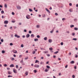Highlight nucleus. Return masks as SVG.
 <instances>
[{"label": "nucleus", "instance_id": "nucleus-1", "mask_svg": "<svg viewBox=\"0 0 78 78\" xmlns=\"http://www.w3.org/2000/svg\"><path fill=\"white\" fill-rule=\"evenodd\" d=\"M13 70L14 73H17V70L16 69H13Z\"/></svg>", "mask_w": 78, "mask_h": 78}, {"label": "nucleus", "instance_id": "nucleus-2", "mask_svg": "<svg viewBox=\"0 0 78 78\" xmlns=\"http://www.w3.org/2000/svg\"><path fill=\"white\" fill-rule=\"evenodd\" d=\"M34 67H35L36 68H39V65L37 64H35L34 65Z\"/></svg>", "mask_w": 78, "mask_h": 78}, {"label": "nucleus", "instance_id": "nucleus-3", "mask_svg": "<svg viewBox=\"0 0 78 78\" xmlns=\"http://www.w3.org/2000/svg\"><path fill=\"white\" fill-rule=\"evenodd\" d=\"M17 9L20 10L21 9V7L20 5H18L17 7Z\"/></svg>", "mask_w": 78, "mask_h": 78}, {"label": "nucleus", "instance_id": "nucleus-4", "mask_svg": "<svg viewBox=\"0 0 78 78\" xmlns=\"http://www.w3.org/2000/svg\"><path fill=\"white\" fill-rule=\"evenodd\" d=\"M15 37H17V38H19L20 37V36L19 35H17V34H16L15 35Z\"/></svg>", "mask_w": 78, "mask_h": 78}, {"label": "nucleus", "instance_id": "nucleus-5", "mask_svg": "<svg viewBox=\"0 0 78 78\" xmlns=\"http://www.w3.org/2000/svg\"><path fill=\"white\" fill-rule=\"evenodd\" d=\"M12 51L13 53H17V51L14 49Z\"/></svg>", "mask_w": 78, "mask_h": 78}, {"label": "nucleus", "instance_id": "nucleus-6", "mask_svg": "<svg viewBox=\"0 0 78 78\" xmlns=\"http://www.w3.org/2000/svg\"><path fill=\"white\" fill-rule=\"evenodd\" d=\"M26 18L27 19H30V16L29 15H27L26 16Z\"/></svg>", "mask_w": 78, "mask_h": 78}, {"label": "nucleus", "instance_id": "nucleus-7", "mask_svg": "<svg viewBox=\"0 0 78 78\" xmlns=\"http://www.w3.org/2000/svg\"><path fill=\"white\" fill-rule=\"evenodd\" d=\"M5 24H8V21L5 20L4 22Z\"/></svg>", "mask_w": 78, "mask_h": 78}, {"label": "nucleus", "instance_id": "nucleus-8", "mask_svg": "<svg viewBox=\"0 0 78 78\" xmlns=\"http://www.w3.org/2000/svg\"><path fill=\"white\" fill-rule=\"evenodd\" d=\"M30 37V34H27L26 35V37L27 38H28V37Z\"/></svg>", "mask_w": 78, "mask_h": 78}, {"label": "nucleus", "instance_id": "nucleus-9", "mask_svg": "<svg viewBox=\"0 0 78 78\" xmlns=\"http://www.w3.org/2000/svg\"><path fill=\"white\" fill-rule=\"evenodd\" d=\"M8 73L9 75H11V74H12V73L10 71H8Z\"/></svg>", "mask_w": 78, "mask_h": 78}, {"label": "nucleus", "instance_id": "nucleus-10", "mask_svg": "<svg viewBox=\"0 0 78 78\" xmlns=\"http://www.w3.org/2000/svg\"><path fill=\"white\" fill-rule=\"evenodd\" d=\"M45 9L46 11H47L48 12L49 14H50V11H49V10H48V9L47 8H46Z\"/></svg>", "mask_w": 78, "mask_h": 78}, {"label": "nucleus", "instance_id": "nucleus-11", "mask_svg": "<svg viewBox=\"0 0 78 78\" xmlns=\"http://www.w3.org/2000/svg\"><path fill=\"white\" fill-rule=\"evenodd\" d=\"M48 42H49V43H51L52 42V40L49 39L48 40Z\"/></svg>", "mask_w": 78, "mask_h": 78}, {"label": "nucleus", "instance_id": "nucleus-12", "mask_svg": "<svg viewBox=\"0 0 78 78\" xmlns=\"http://www.w3.org/2000/svg\"><path fill=\"white\" fill-rule=\"evenodd\" d=\"M14 67V64H12L10 66V67Z\"/></svg>", "mask_w": 78, "mask_h": 78}, {"label": "nucleus", "instance_id": "nucleus-13", "mask_svg": "<svg viewBox=\"0 0 78 78\" xmlns=\"http://www.w3.org/2000/svg\"><path fill=\"white\" fill-rule=\"evenodd\" d=\"M70 64H74L75 63V62L73 61H72L70 62Z\"/></svg>", "mask_w": 78, "mask_h": 78}, {"label": "nucleus", "instance_id": "nucleus-14", "mask_svg": "<svg viewBox=\"0 0 78 78\" xmlns=\"http://www.w3.org/2000/svg\"><path fill=\"white\" fill-rule=\"evenodd\" d=\"M44 41H47V37H44Z\"/></svg>", "mask_w": 78, "mask_h": 78}, {"label": "nucleus", "instance_id": "nucleus-15", "mask_svg": "<svg viewBox=\"0 0 78 78\" xmlns=\"http://www.w3.org/2000/svg\"><path fill=\"white\" fill-rule=\"evenodd\" d=\"M39 62V61L37 60H36V61L35 62V63H37Z\"/></svg>", "mask_w": 78, "mask_h": 78}, {"label": "nucleus", "instance_id": "nucleus-16", "mask_svg": "<svg viewBox=\"0 0 78 78\" xmlns=\"http://www.w3.org/2000/svg\"><path fill=\"white\" fill-rule=\"evenodd\" d=\"M69 11L70 12H73V9H70L69 10Z\"/></svg>", "mask_w": 78, "mask_h": 78}, {"label": "nucleus", "instance_id": "nucleus-17", "mask_svg": "<svg viewBox=\"0 0 78 78\" xmlns=\"http://www.w3.org/2000/svg\"><path fill=\"white\" fill-rule=\"evenodd\" d=\"M31 37H34V34H31Z\"/></svg>", "mask_w": 78, "mask_h": 78}, {"label": "nucleus", "instance_id": "nucleus-18", "mask_svg": "<svg viewBox=\"0 0 78 78\" xmlns=\"http://www.w3.org/2000/svg\"><path fill=\"white\" fill-rule=\"evenodd\" d=\"M70 28H72V27H74V25H71L70 26Z\"/></svg>", "mask_w": 78, "mask_h": 78}, {"label": "nucleus", "instance_id": "nucleus-19", "mask_svg": "<svg viewBox=\"0 0 78 78\" xmlns=\"http://www.w3.org/2000/svg\"><path fill=\"white\" fill-rule=\"evenodd\" d=\"M34 41H35V42H36V41H38V39L37 38H36L34 39Z\"/></svg>", "mask_w": 78, "mask_h": 78}, {"label": "nucleus", "instance_id": "nucleus-20", "mask_svg": "<svg viewBox=\"0 0 78 78\" xmlns=\"http://www.w3.org/2000/svg\"><path fill=\"white\" fill-rule=\"evenodd\" d=\"M44 53H48V51H43Z\"/></svg>", "mask_w": 78, "mask_h": 78}, {"label": "nucleus", "instance_id": "nucleus-21", "mask_svg": "<svg viewBox=\"0 0 78 78\" xmlns=\"http://www.w3.org/2000/svg\"><path fill=\"white\" fill-rule=\"evenodd\" d=\"M25 75H26V76H27V75H28V72H26L25 73Z\"/></svg>", "mask_w": 78, "mask_h": 78}, {"label": "nucleus", "instance_id": "nucleus-22", "mask_svg": "<svg viewBox=\"0 0 78 78\" xmlns=\"http://www.w3.org/2000/svg\"><path fill=\"white\" fill-rule=\"evenodd\" d=\"M42 17H45V14H44L42 15Z\"/></svg>", "mask_w": 78, "mask_h": 78}, {"label": "nucleus", "instance_id": "nucleus-23", "mask_svg": "<svg viewBox=\"0 0 78 78\" xmlns=\"http://www.w3.org/2000/svg\"><path fill=\"white\" fill-rule=\"evenodd\" d=\"M5 53V51L4 50H3L2 51V53H3V54H4Z\"/></svg>", "mask_w": 78, "mask_h": 78}, {"label": "nucleus", "instance_id": "nucleus-24", "mask_svg": "<svg viewBox=\"0 0 78 78\" xmlns=\"http://www.w3.org/2000/svg\"><path fill=\"white\" fill-rule=\"evenodd\" d=\"M46 67L47 69H50V67L48 66H47Z\"/></svg>", "mask_w": 78, "mask_h": 78}, {"label": "nucleus", "instance_id": "nucleus-25", "mask_svg": "<svg viewBox=\"0 0 78 78\" xmlns=\"http://www.w3.org/2000/svg\"><path fill=\"white\" fill-rule=\"evenodd\" d=\"M58 52H59V51H57L56 52H54V54H57V53H58Z\"/></svg>", "mask_w": 78, "mask_h": 78}, {"label": "nucleus", "instance_id": "nucleus-26", "mask_svg": "<svg viewBox=\"0 0 78 78\" xmlns=\"http://www.w3.org/2000/svg\"><path fill=\"white\" fill-rule=\"evenodd\" d=\"M8 78H9V77H12V76H10V75H9V76H8Z\"/></svg>", "mask_w": 78, "mask_h": 78}, {"label": "nucleus", "instance_id": "nucleus-27", "mask_svg": "<svg viewBox=\"0 0 78 78\" xmlns=\"http://www.w3.org/2000/svg\"><path fill=\"white\" fill-rule=\"evenodd\" d=\"M53 31H54V30L52 29V30L50 32L51 33H52L53 32Z\"/></svg>", "mask_w": 78, "mask_h": 78}, {"label": "nucleus", "instance_id": "nucleus-28", "mask_svg": "<svg viewBox=\"0 0 78 78\" xmlns=\"http://www.w3.org/2000/svg\"><path fill=\"white\" fill-rule=\"evenodd\" d=\"M29 10L30 12H32V11H33V10L30 9H29Z\"/></svg>", "mask_w": 78, "mask_h": 78}, {"label": "nucleus", "instance_id": "nucleus-29", "mask_svg": "<svg viewBox=\"0 0 78 78\" xmlns=\"http://www.w3.org/2000/svg\"><path fill=\"white\" fill-rule=\"evenodd\" d=\"M20 62L22 64V63H23V60H22L20 61Z\"/></svg>", "mask_w": 78, "mask_h": 78}, {"label": "nucleus", "instance_id": "nucleus-30", "mask_svg": "<svg viewBox=\"0 0 78 78\" xmlns=\"http://www.w3.org/2000/svg\"><path fill=\"white\" fill-rule=\"evenodd\" d=\"M48 70L46 69L44 70V72H48Z\"/></svg>", "mask_w": 78, "mask_h": 78}, {"label": "nucleus", "instance_id": "nucleus-31", "mask_svg": "<svg viewBox=\"0 0 78 78\" xmlns=\"http://www.w3.org/2000/svg\"><path fill=\"white\" fill-rule=\"evenodd\" d=\"M1 14H4V11L3 10H2L1 11Z\"/></svg>", "mask_w": 78, "mask_h": 78}, {"label": "nucleus", "instance_id": "nucleus-32", "mask_svg": "<svg viewBox=\"0 0 78 78\" xmlns=\"http://www.w3.org/2000/svg\"><path fill=\"white\" fill-rule=\"evenodd\" d=\"M74 30H78V28H77L76 27L74 28Z\"/></svg>", "mask_w": 78, "mask_h": 78}, {"label": "nucleus", "instance_id": "nucleus-33", "mask_svg": "<svg viewBox=\"0 0 78 78\" xmlns=\"http://www.w3.org/2000/svg\"><path fill=\"white\" fill-rule=\"evenodd\" d=\"M4 7H5V8H7V5L6 4L5 5Z\"/></svg>", "mask_w": 78, "mask_h": 78}, {"label": "nucleus", "instance_id": "nucleus-34", "mask_svg": "<svg viewBox=\"0 0 78 78\" xmlns=\"http://www.w3.org/2000/svg\"><path fill=\"white\" fill-rule=\"evenodd\" d=\"M66 33H68V34H69V33H70V32L69 31H67Z\"/></svg>", "mask_w": 78, "mask_h": 78}, {"label": "nucleus", "instance_id": "nucleus-35", "mask_svg": "<svg viewBox=\"0 0 78 78\" xmlns=\"http://www.w3.org/2000/svg\"><path fill=\"white\" fill-rule=\"evenodd\" d=\"M49 50L51 51V50H53V48H49Z\"/></svg>", "mask_w": 78, "mask_h": 78}, {"label": "nucleus", "instance_id": "nucleus-36", "mask_svg": "<svg viewBox=\"0 0 78 78\" xmlns=\"http://www.w3.org/2000/svg\"><path fill=\"white\" fill-rule=\"evenodd\" d=\"M73 40L74 41H76L77 39H76V38H73Z\"/></svg>", "mask_w": 78, "mask_h": 78}, {"label": "nucleus", "instance_id": "nucleus-37", "mask_svg": "<svg viewBox=\"0 0 78 78\" xmlns=\"http://www.w3.org/2000/svg\"><path fill=\"white\" fill-rule=\"evenodd\" d=\"M72 36H75V33H72Z\"/></svg>", "mask_w": 78, "mask_h": 78}, {"label": "nucleus", "instance_id": "nucleus-38", "mask_svg": "<svg viewBox=\"0 0 78 78\" xmlns=\"http://www.w3.org/2000/svg\"><path fill=\"white\" fill-rule=\"evenodd\" d=\"M36 53V52L35 51H33V52L32 53L33 54H34Z\"/></svg>", "mask_w": 78, "mask_h": 78}, {"label": "nucleus", "instance_id": "nucleus-39", "mask_svg": "<svg viewBox=\"0 0 78 78\" xmlns=\"http://www.w3.org/2000/svg\"><path fill=\"white\" fill-rule=\"evenodd\" d=\"M34 73H36V72H37V71L36 70H34Z\"/></svg>", "mask_w": 78, "mask_h": 78}, {"label": "nucleus", "instance_id": "nucleus-40", "mask_svg": "<svg viewBox=\"0 0 78 78\" xmlns=\"http://www.w3.org/2000/svg\"><path fill=\"white\" fill-rule=\"evenodd\" d=\"M36 27H37V28H39V25H37V26H36Z\"/></svg>", "mask_w": 78, "mask_h": 78}, {"label": "nucleus", "instance_id": "nucleus-41", "mask_svg": "<svg viewBox=\"0 0 78 78\" xmlns=\"http://www.w3.org/2000/svg\"><path fill=\"white\" fill-rule=\"evenodd\" d=\"M16 69H18V65H16Z\"/></svg>", "mask_w": 78, "mask_h": 78}, {"label": "nucleus", "instance_id": "nucleus-42", "mask_svg": "<svg viewBox=\"0 0 78 78\" xmlns=\"http://www.w3.org/2000/svg\"><path fill=\"white\" fill-rule=\"evenodd\" d=\"M1 42H3V39H2L1 40Z\"/></svg>", "mask_w": 78, "mask_h": 78}, {"label": "nucleus", "instance_id": "nucleus-43", "mask_svg": "<svg viewBox=\"0 0 78 78\" xmlns=\"http://www.w3.org/2000/svg\"><path fill=\"white\" fill-rule=\"evenodd\" d=\"M29 34H31V30H30L29 31Z\"/></svg>", "mask_w": 78, "mask_h": 78}, {"label": "nucleus", "instance_id": "nucleus-44", "mask_svg": "<svg viewBox=\"0 0 78 78\" xmlns=\"http://www.w3.org/2000/svg\"><path fill=\"white\" fill-rule=\"evenodd\" d=\"M22 56V55H20L19 56V58H21Z\"/></svg>", "mask_w": 78, "mask_h": 78}, {"label": "nucleus", "instance_id": "nucleus-45", "mask_svg": "<svg viewBox=\"0 0 78 78\" xmlns=\"http://www.w3.org/2000/svg\"><path fill=\"white\" fill-rule=\"evenodd\" d=\"M4 67H6V66H7V65H6V64H5L4 65Z\"/></svg>", "mask_w": 78, "mask_h": 78}, {"label": "nucleus", "instance_id": "nucleus-46", "mask_svg": "<svg viewBox=\"0 0 78 78\" xmlns=\"http://www.w3.org/2000/svg\"><path fill=\"white\" fill-rule=\"evenodd\" d=\"M37 38H39V37H40V36H39V35H37Z\"/></svg>", "mask_w": 78, "mask_h": 78}, {"label": "nucleus", "instance_id": "nucleus-47", "mask_svg": "<svg viewBox=\"0 0 78 78\" xmlns=\"http://www.w3.org/2000/svg\"><path fill=\"white\" fill-rule=\"evenodd\" d=\"M15 59H14V58H12V61H14V60Z\"/></svg>", "mask_w": 78, "mask_h": 78}, {"label": "nucleus", "instance_id": "nucleus-48", "mask_svg": "<svg viewBox=\"0 0 78 78\" xmlns=\"http://www.w3.org/2000/svg\"><path fill=\"white\" fill-rule=\"evenodd\" d=\"M68 67V65H66V66H65V68H67Z\"/></svg>", "mask_w": 78, "mask_h": 78}, {"label": "nucleus", "instance_id": "nucleus-49", "mask_svg": "<svg viewBox=\"0 0 78 78\" xmlns=\"http://www.w3.org/2000/svg\"><path fill=\"white\" fill-rule=\"evenodd\" d=\"M75 75H73L72 76V77H73V78H75Z\"/></svg>", "mask_w": 78, "mask_h": 78}, {"label": "nucleus", "instance_id": "nucleus-50", "mask_svg": "<svg viewBox=\"0 0 78 78\" xmlns=\"http://www.w3.org/2000/svg\"><path fill=\"white\" fill-rule=\"evenodd\" d=\"M69 6H71L72 5V4L71 3H69Z\"/></svg>", "mask_w": 78, "mask_h": 78}, {"label": "nucleus", "instance_id": "nucleus-51", "mask_svg": "<svg viewBox=\"0 0 78 78\" xmlns=\"http://www.w3.org/2000/svg\"><path fill=\"white\" fill-rule=\"evenodd\" d=\"M43 64V62H41L40 63V64L42 65Z\"/></svg>", "mask_w": 78, "mask_h": 78}, {"label": "nucleus", "instance_id": "nucleus-52", "mask_svg": "<svg viewBox=\"0 0 78 78\" xmlns=\"http://www.w3.org/2000/svg\"><path fill=\"white\" fill-rule=\"evenodd\" d=\"M4 17H5V16H2V19H4Z\"/></svg>", "mask_w": 78, "mask_h": 78}, {"label": "nucleus", "instance_id": "nucleus-53", "mask_svg": "<svg viewBox=\"0 0 78 78\" xmlns=\"http://www.w3.org/2000/svg\"><path fill=\"white\" fill-rule=\"evenodd\" d=\"M55 15H56V16H58V13H55Z\"/></svg>", "mask_w": 78, "mask_h": 78}, {"label": "nucleus", "instance_id": "nucleus-54", "mask_svg": "<svg viewBox=\"0 0 78 78\" xmlns=\"http://www.w3.org/2000/svg\"><path fill=\"white\" fill-rule=\"evenodd\" d=\"M71 52H70L69 53V56H70V55H71Z\"/></svg>", "mask_w": 78, "mask_h": 78}, {"label": "nucleus", "instance_id": "nucleus-55", "mask_svg": "<svg viewBox=\"0 0 78 78\" xmlns=\"http://www.w3.org/2000/svg\"><path fill=\"white\" fill-rule=\"evenodd\" d=\"M22 37H23V38H25V35H23L22 36Z\"/></svg>", "mask_w": 78, "mask_h": 78}, {"label": "nucleus", "instance_id": "nucleus-56", "mask_svg": "<svg viewBox=\"0 0 78 78\" xmlns=\"http://www.w3.org/2000/svg\"><path fill=\"white\" fill-rule=\"evenodd\" d=\"M12 23H15V21H12Z\"/></svg>", "mask_w": 78, "mask_h": 78}, {"label": "nucleus", "instance_id": "nucleus-57", "mask_svg": "<svg viewBox=\"0 0 78 78\" xmlns=\"http://www.w3.org/2000/svg\"><path fill=\"white\" fill-rule=\"evenodd\" d=\"M24 32H27V30H26L25 29L24 30Z\"/></svg>", "mask_w": 78, "mask_h": 78}, {"label": "nucleus", "instance_id": "nucleus-58", "mask_svg": "<svg viewBox=\"0 0 78 78\" xmlns=\"http://www.w3.org/2000/svg\"><path fill=\"white\" fill-rule=\"evenodd\" d=\"M7 69L8 70H10V68H7Z\"/></svg>", "mask_w": 78, "mask_h": 78}, {"label": "nucleus", "instance_id": "nucleus-59", "mask_svg": "<svg viewBox=\"0 0 78 78\" xmlns=\"http://www.w3.org/2000/svg\"><path fill=\"white\" fill-rule=\"evenodd\" d=\"M13 45V44H12V43H10V45Z\"/></svg>", "mask_w": 78, "mask_h": 78}, {"label": "nucleus", "instance_id": "nucleus-60", "mask_svg": "<svg viewBox=\"0 0 78 78\" xmlns=\"http://www.w3.org/2000/svg\"><path fill=\"white\" fill-rule=\"evenodd\" d=\"M21 47H23V44H21Z\"/></svg>", "mask_w": 78, "mask_h": 78}, {"label": "nucleus", "instance_id": "nucleus-61", "mask_svg": "<svg viewBox=\"0 0 78 78\" xmlns=\"http://www.w3.org/2000/svg\"><path fill=\"white\" fill-rule=\"evenodd\" d=\"M61 45H63V43L61 42Z\"/></svg>", "mask_w": 78, "mask_h": 78}, {"label": "nucleus", "instance_id": "nucleus-62", "mask_svg": "<svg viewBox=\"0 0 78 78\" xmlns=\"http://www.w3.org/2000/svg\"><path fill=\"white\" fill-rule=\"evenodd\" d=\"M74 21H76L77 20V19H74Z\"/></svg>", "mask_w": 78, "mask_h": 78}, {"label": "nucleus", "instance_id": "nucleus-63", "mask_svg": "<svg viewBox=\"0 0 78 78\" xmlns=\"http://www.w3.org/2000/svg\"><path fill=\"white\" fill-rule=\"evenodd\" d=\"M12 15H14V12H12Z\"/></svg>", "mask_w": 78, "mask_h": 78}, {"label": "nucleus", "instance_id": "nucleus-64", "mask_svg": "<svg viewBox=\"0 0 78 78\" xmlns=\"http://www.w3.org/2000/svg\"><path fill=\"white\" fill-rule=\"evenodd\" d=\"M47 56H50V54H47Z\"/></svg>", "mask_w": 78, "mask_h": 78}]
</instances>
